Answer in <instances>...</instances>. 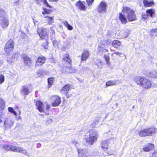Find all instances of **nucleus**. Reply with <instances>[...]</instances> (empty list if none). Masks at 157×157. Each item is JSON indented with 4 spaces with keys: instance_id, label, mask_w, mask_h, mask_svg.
<instances>
[{
    "instance_id": "1",
    "label": "nucleus",
    "mask_w": 157,
    "mask_h": 157,
    "mask_svg": "<svg viewBox=\"0 0 157 157\" xmlns=\"http://www.w3.org/2000/svg\"><path fill=\"white\" fill-rule=\"evenodd\" d=\"M85 135L83 140L92 145L97 140L98 136V132L95 130H91L87 133Z\"/></svg>"
},
{
    "instance_id": "2",
    "label": "nucleus",
    "mask_w": 157,
    "mask_h": 157,
    "mask_svg": "<svg viewBox=\"0 0 157 157\" xmlns=\"http://www.w3.org/2000/svg\"><path fill=\"white\" fill-rule=\"evenodd\" d=\"M134 80L140 86L145 89H149L151 86L150 81L144 77H136Z\"/></svg>"
},
{
    "instance_id": "3",
    "label": "nucleus",
    "mask_w": 157,
    "mask_h": 157,
    "mask_svg": "<svg viewBox=\"0 0 157 157\" xmlns=\"http://www.w3.org/2000/svg\"><path fill=\"white\" fill-rule=\"evenodd\" d=\"M157 132V128L154 127H148L139 131V135L140 137L151 136Z\"/></svg>"
},
{
    "instance_id": "4",
    "label": "nucleus",
    "mask_w": 157,
    "mask_h": 157,
    "mask_svg": "<svg viewBox=\"0 0 157 157\" xmlns=\"http://www.w3.org/2000/svg\"><path fill=\"white\" fill-rule=\"evenodd\" d=\"M123 11L125 13L127 18L129 21H131L136 20V16L133 10L128 7H124L123 8Z\"/></svg>"
},
{
    "instance_id": "5",
    "label": "nucleus",
    "mask_w": 157,
    "mask_h": 157,
    "mask_svg": "<svg viewBox=\"0 0 157 157\" xmlns=\"http://www.w3.org/2000/svg\"><path fill=\"white\" fill-rule=\"evenodd\" d=\"M107 5L104 1L101 2L97 9V11L101 14H103L106 11Z\"/></svg>"
},
{
    "instance_id": "6",
    "label": "nucleus",
    "mask_w": 157,
    "mask_h": 157,
    "mask_svg": "<svg viewBox=\"0 0 157 157\" xmlns=\"http://www.w3.org/2000/svg\"><path fill=\"white\" fill-rule=\"evenodd\" d=\"M14 44L12 40H9L6 44L4 50L7 54H9L10 52L13 50Z\"/></svg>"
},
{
    "instance_id": "7",
    "label": "nucleus",
    "mask_w": 157,
    "mask_h": 157,
    "mask_svg": "<svg viewBox=\"0 0 157 157\" xmlns=\"http://www.w3.org/2000/svg\"><path fill=\"white\" fill-rule=\"evenodd\" d=\"M4 121V127L6 128H11L14 123V121L10 118H5Z\"/></svg>"
},
{
    "instance_id": "8",
    "label": "nucleus",
    "mask_w": 157,
    "mask_h": 157,
    "mask_svg": "<svg viewBox=\"0 0 157 157\" xmlns=\"http://www.w3.org/2000/svg\"><path fill=\"white\" fill-rule=\"evenodd\" d=\"M12 151L15 152H20L27 156H29V153L27 152L26 150H25L23 148L20 147L13 146Z\"/></svg>"
},
{
    "instance_id": "9",
    "label": "nucleus",
    "mask_w": 157,
    "mask_h": 157,
    "mask_svg": "<svg viewBox=\"0 0 157 157\" xmlns=\"http://www.w3.org/2000/svg\"><path fill=\"white\" fill-rule=\"evenodd\" d=\"M9 24L8 21L5 17H0V25L4 28H7Z\"/></svg>"
},
{
    "instance_id": "10",
    "label": "nucleus",
    "mask_w": 157,
    "mask_h": 157,
    "mask_svg": "<svg viewBox=\"0 0 157 157\" xmlns=\"http://www.w3.org/2000/svg\"><path fill=\"white\" fill-rule=\"evenodd\" d=\"M52 106H56L59 105L61 103L60 98L57 96H55L52 98Z\"/></svg>"
},
{
    "instance_id": "11",
    "label": "nucleus",
    "mask_w": 157,
    "mask_h": 157,
    "mask_svg": "<svg viewBox=\"0 0 157 157\" xmlns=\"http://www.w3.org/2000/svg\"><path fill=\"white\" fill-rule=\"evenodd\" d=\"M65 58L63 59V61L64 62V63L66 64V66L67 67L66 68L67 69H70L71 65V61L69 58L68 55L66 54L65 56Z\"/></svg>"
},
{
    "instance_id": "12",
    "label": "nucleus",
    "mask_w": 157,
    "mask_h": 157,
    "mask_svg": "<svg viewBox=\"0 0 157 157\" xmlns=\"http://www.w3.org/2000/svg\"><path fill=\"white\" fill-rule=\"evenodd\" d=\"M126 17H127L125 13L123 12V10L121 13H119V19L122 24H125L127 22V18H126Z\"/></svg>"
},
{
    "instance_id": "13",
    "label": "nucleus",
    "mask_w": 157,
    "mask_h": 157,
    "mask_svg": "<svg viewBox=\"0 0 157 157\" xmlns=\"http://www.w3.org/2000/svg\"><path fill=\"white\" fill-rule=\"evenodd\" d=\"M46 60L45 58L43 56L39 57L37 60L36 61V63L35 64L36 67L37 66H41V65L44 64Z\"/></svg>"
},
{
    "instance_id": "14",
    "label": "nucleus",
    "mask_w": 157,
    "mask_h": 157,
    "mask_svg": "<svg viewBox=\"0 0 157 157\" xmlns=\"http://www.w3.org/2000/svg\"><path fill=\"white\" fill-rule=\"evenodd\" d=\"M154 147V145L153 144L148 143L144 145L143 147V150L145 152H149L152 150Z\"/></svg>"
},
{
    "instance_id": "15",
    "label": "nucleus",
    "mask_w": 157,
    "mask_h": 157,
    "mask_svg": "<svg viewBox=\"0 0 157 157\" xmlns=\"http://www.w3.org/2000/svg\"><path fill=\"white\" fill-rule=\"evenodd\" d=\"M37 33L39 34V36L42 39H44L46 35L47 32L45 29L41 28L40 29H39L37 30Z\"/></svg>"
},
{
    "instance_id": "16",
    "label": "nucleus",
    "mask_w": 157,
    "mask_h": 157,
    "mask_svg": "<svg viewBox=\"0 0 157 157\" xmlns=\"http://www.w3.org/2000/svg\"><path fill=\"white\" fill-rule=\"evenodd\" d=\"M77 149L79 157H87V152L86 150L81 148L78 149L77 147Z\"/></svg>"
},
{
    "instance_id": "17",
    "label": "nucleus",
    "mask_w": 157,
    "mask_h": 157,
    "mask_svg": "<svg viewBox=\"0 0 157 157\" xmlns=\"http://www.w3.org/2000/svg\"><path fill=\"white\" fill-rule=\"evenodd\" d=\"M19 54L18 53H14L11 57H7V61L9 63H12L19 56Z\"/></svg>"
},
{
    "instance_id": "18",
    "label": "nucleus",
    "mask_w": 157,
    "mask_h": 157,
    "mask_svg": "<svg viewBox=\"0 0 157 157\" xmlns=\"http://www.w3.org/2000/svg\"><path fill=\"white\" fill-rule=\"evenodd\" d=\"M36 105L39 111L40 112L44 111V106L42 103L40 101H37L36 102Z\"/></svg>"
},
{
    "instance_id": "19",
    "label": "nucleus",
    "mask_w": 157,
    "mask_h": 157,
    "mask_svg": "<svg viewBox=\"0 0 157 157\" xmlns=\"http://www.w3.org/2000/svg\"><path fill=\"white\" fill-rule=\"evenodd\" d=\"M89 56V53L87 50H84L83 52L81 57L82 61H86Z\"/></svg>"
},
{
    "instance_id": "20",
    "label": "nucleus",
    "mask_w": 157,
    "mask_h": 157,
    "mask_svg": "<svg viewBox=\"0 0 157 157\" xmlns=\"http://www.w3.org/2000/svg\"><path fill=\"white\" fill-rule=\"evenodd\" d=\"M154 14V13L152 10H147L146 11V14H142V17L144 19H146L147 18L148 16H150L152 17L153 15Z\"/></svg>"
},
{
    "instance_id": "21",
    "label": "nucleus",
    "mask_w": 157,
    "mask_h": 157,
    "mask_svg": "<svg viewBox=\"0 0 157 157\" xmlns=\"http://www.w3.org/2000/svg\"><path fill=\"white\" fill-rule=\"evenodd\" d=\"M143 3L146 7L151 6L154 4V2L152 0H144Z\"/></svg>"
},
{
    "instance_id": "22",
    "label": "nucleus",
    "mask_w": 157,
    "mask_h": 157,
    "mask_svg": "<svg viewBox=\"0 0 157 157\" xmlns=\"http://www.w3.org/2000/svg\"><path fill=\"white\" fill-rule=\"evenodd\" d=\"M108 145L109 140H106L102 141L101 142V145L100 146L102 149H107Z\"/></svg>"
},
{
    "instance_id": "23",
    "label": "nucleus",
    "mask_w": 157,
    "mask_h": 157,
    "mask_svg": "<svg viewBox=\"0 0 157 157\" xmlns=\"http://www.w3.org/2000/svg\"><path fill=\"white\" fill-rule=\"evenodd\" d=\"M70 88V86L68 85H66L61 90V92L62 94L66 95L68 92Z\"/></svg>"
},
{
    "instance_id": "24",
    "label": "nucleus",
    "mask_w": 157,
    "mask_h": 157,
    "mask_svg": "<svg viewBox=\"0 0 157 157\" xmlns=\"http://www.w3.org/2000/svg\"><path fill=\"white\" fill-rule=\"evenodd\" d=\"M21 92L22 94L25 95L28 94L29 92L28 87L26 86H22Z\"/></svg>"
},
{
    "instance_id": "25",
    "label": "nucleus",
    "mask_w": 157,
    "mask_h": 157,
    "mask_svg": "<svg viewBox=\"0 0 157 157\" xmlns=\"http://www.w3.org/2000/svg\"><path fill=\"white\" fill-rule=\"evenodd\" d=\"M76 5L77 8L81 10H84L86 9V7L84 4L80 1L77 2Z\"/></svg>"
},
{
    "instance_id": "26",
    "label": "nucleus",
    "mask_w": 157,
    "mask_h": 157,
    "mask_svg": "<svg viewBox=\"0 0 157 157\" xmlns=\"http://www.w3.org/2000/svg\"><path fill=\"white\" fill-rule=\"evenodd\" d=\"M23 59L24 61L25 64L27 66L30 65L31 63V61L30 59L26 55H25L23 57Z\"/></svg>"
},
{
    "instance_id": "27",
    "label": "nucleus",
    "mask_w": 157,
    "mask_h": 157,
    "mask_svg": "<svg viewBox=\"0 0 157 157\" xmlns=\"http://www.w3.org/2000/svg\"><path fill=\"white\" fill-rule=\"evenodd\" d=\"M147 75L148 76L153 78L157 77V70H153L148 73Z\"/></svg>"
},
{
    "instance_id": "28",
    "label": "nucleus",
    "mask_w": 157,
    "mask_h": 157,
    "mask_svg": "<svg viewBox=\"0 0 157 157\" xmlns=\"http://www.w3.org/2000/svg\"><path fill=\"white\" fill-rule=\"evenodd\" d=\"M62 23L64 25V26L69 30H72L73 27L72 26L70 25L67 21H62Z\"/></svg>"
},
{
    "instance_id": "29",
    "label": "nucleus",
    "mask_w": 157,
    "mask_h": 157,
    "mask_svg": "<svg viewBox=\"0 0 157 157\" xmlns=\"http://www.w3.org/2000/svg\"><path fill=\"white\" fill-rule=\"evenodd\" d=\"M44 17L46 18V20L48 21V24L51 25L54 23V21L53 17L46 16Z\"/></svg>"
},
{
    "instance_id": "30",
    "label": "nucleus",
    "mask_w": 157,
    "mask_h": 157,
    "mask_svg": "<svg viewBox=\"0 0 157 157\" xmlns=\"http://www.w3.org/2000/svg\"><path fill=\"white\" fill-rule=\"evenodd\" d=\"M112 44L114 48H117L121 45V43L118 40H114L113 41Z\"/></svg>"
},
{
    "instance_id": "31",
    "label": "nucleus",
    "mask_w": 157,
    "mask_h": 157,
    "mask_svg": "<svg viewBox=\"0 0 157 157\" xmlns=\"http://www.w3.org/2000/svg\"><path fill=\"white\" fill-rule=\"evenodd\" d=\"M5 105V101L2 98H0V110L4 109Z\"/></svg>"
},
{
    "instance_id": "32",
    "label": "nucleus",
    "mask_w": 157,
    "mask_h": 157,
    "mask_svg": "<svg viewBox=\"0 0 157 157\" xmlns=\"http://www.w3.org/2000/svg\"><path fill=\"white\" fill-rule=\"evenodd\" d=\"M13 146L9 145H3V147L5 149L7 150H11L12 151L13 148Z\"/></svg>"
},
{
    "instance_id": "33",
    "label": "nucleus",
    "mask_w": 157,
    "mask_h": 157,
    "mask_svg": "<svg viewBox=\"0 0 157 157\" xmlns=\"http://www.w3.org/2000/svg\"><path fill=\"white\" fill-rule=\"evenodd\" d=\"M122 33H123L122 36L124 37H128V35L130 33L129 31L127 30L125 31H123L122 32Z\"/></svg>"
},
{
    "instance_id": "34",
    "label": "nucleus",
    "mask_w": 157,
    "mask_h": 157,
    "mask_svg": "<svg viewBox=\"0 0 157 157\" xmlns=\"http://www.w3.org/2000/svg\"><path fill=\"white\" fill-rule=\"evenodd\" d=\"M151 36H157V29H155L151 30L150 32Z\"/></svg>"
},
{
    "instance_id": "35",
    "label": "nucleus",
    "mask_w": 157,
    "mask_h": 157,
    "mask_svg": "<svg viewBox=\"0 0 157 157\" xmlns=\"http://www.w3.org/2000/svg\"><path fill=\"white\" fill-rule=\"evenodd\" d=\"M115 81H109L106 82V85L107 86H111L113 85H115Z\"/></svg>"
},
{
    "instance_id": "36",
    "label": "nucleus",
    "mask_w": 157,
    "mask_h": 157,
    "mask_svg": "<svg viewBox=\"0 0 157 157\" xmlns=\"http://www.w3.org/2000/svg\"><path fill=\"white\" fill-rule=\"evenodd\" d=\"M48 41L46 40V41L44 42L42 44V46L45 49H47L48 48Z\"/></svg>"
},
{
    "instance_id": "37",
    "label": "nucleus",
    "mask_w": 157,
    "mask_h": 157,
    "mask_svg": "<svg viewBox=\"0 0 157 157\" xmlns=\"http://www.w3.org/2000/svg\"><path fill=\"white\" fill-rule=\"evenodd\" d=\"M44 11L42 12V13L43 14H48L51 13V10L46 9H44Z\"/></svg>"
},
{
    "instance_id": "38",
    "label": "nucleus",
    "mask_w": 157,
    "mask_h": 157,
    "mask_svg": "<svg viewBox=\"0 0 157 157\" xmlns=\"http://www.w3.org/2000/svg\"><path fill=\"white\" fill-rule=\"evenodd\" d=\"M8 109L10 112L13 113L15 116H17L16 112L14 110L12 107H9L8 108Z\"/></svg>"
},
{
    "instance_id": "39",
    "label": "nucleus",
    "mask_w": 157,
    "mask_h": 157,
    "mask_svg": "<svg viewBox=\"0 0 157 157\" xmlns=\"http://www.w3.org/2000/svg\"><path fill=\"white\" fill-rule=\"evenodd\" d=\"M96 64L97 65L98 67L99 68L102 67L101 62L100 60H97L95 62Z\"/></svg>"
},
{
    "instance_id": "40",
    "label": "nucleus",
    "mask_w": 157,
    "mask_h": 157,
    "mask_svg": "<svg viewBox=\"0 0 157 157\" xmlns=\"http://www.w3.org/2000/svg\"><path fill=\"white\" fill-rule=\"evenodd\" d=\"M54 79L52 78H50L48 79V82L49 85H52Z\"/></svg>"
},
{
    "instance_id": "41",
    "label": "nucleus",
    "mask_w": 157,
    "mask_h": 157,
    "mask_svg": "<svg viewBox=\"0 0 157 157\" xmlns=\"http://www.w3.org/2000/svg\"><path fill=\"white\" fill-rule=\"evenodd\" d=\"M5 118V115L4 114H2L0 115V123H2L4 121Z\"/></svg>"
},
{
    "instance_id": "42",
    "label": "nucleus",
    "mask_w": 157,
    "mask_h": 157,
    "mask_svg": "<svg viewBox=\"0 0 157 157\" xmlns=\"http://www.w3.org/2000/svg\"><path fill=\"white\" fill-rule=\"evenodd\" d=\"M36 1H38V2H41L43 1V0H36ZM43 2L44 4L46 5L47 7H49L50 8H51V6L49 5L48 4V3H47L46 0H43Z\"/></svg>"
},
{
    "instance_id": "43",
    "label": "nucleus",
    "mask_w": 157,
    "mask_h": 157,
    "mask_svg": "<svg viewBox=\"0 0 157 157\" xmlns=\"http://www.w3.org/2000/svg\"><path fill=\"white\" fill-rule=\"evenodd\" d=\"M4 81V77L2 75H0V84L3 82Z\"/></svg>"
},
{
    "instance_id": "44",
    "label": "nucleus",
    "mask_w": 157,
    "mask_h": 157,
    "mask_svg": "<svg viewBox=\"0 0 157 157\" xmlns=\"http://www.w3.org/2000/svg\"><path fill=\"white\" fill-rule=\"evenodd\" d=\"M52 40L53 45L56 47L57 44V43L56 40L55 39L53 38H52Z\"/></svg>"
},
{
    "instance_id": "45",
    "label": "nucleus",
    "mask_w": 157,
    "mask_h": 157,
    "mask_svg": "<svg viewBox=\"0 0 157 157\" xmlns=\"http://www.w3.org/2000/svg\"><path fill=\"white\" fill-rule=\"evenodd\" d=\"M98 121L97 120L95 121H94L92 124L91 125V127L92 128H94L95 127V125H96V124H98Z\"/></svg>"
},
{
    "instance_id": "46",
    "label": "nucleus",
    "mask_w": 157,
    "mask_h": 157,
    "mask_svg": "<svg viewBox=\"0 0 157 157\" xmlns=\"http://www.w3.org/2000/svg\"><path fill=\"white\" fill-rule=\"evenodd\" d=\"M5 14L4 11L3 10L0 8V17H4L3 15Z\"/></svg>"
},
{
    "instance_id": "47",
    "label": "nucleus",
    "mask_w": 157,
    "mask_h": 157,
    "mask_svg": "<svg viewBox=\"0 0 157 157\" xmlns=\"http://www.w3.org/2000/svg\"><path fill=\"white\" fill-rule=\"evenodd\" d=\"M94 0H86V2L89 6L91 5L94 2Z\"/></svg>"
},
{
    "instance_id": "48",
    "label": "nucleus",
    "mask_w": 157,
    "mask_h": 157,
    "mask_svg": "<svg viewBox=\"0 0 157 157\" xmlns=\"http://www.w3.org/2000/svg\"><path fill=\"white\" fill-rule=\"evenodd\" d=\"M72 143L73 144L75 145L77 147H78L79 145V144L78 143V142L77 141L75 140L72 141Z\"/></svg>"
},
{
    "instance_id": "49",
    "label": "nucleus",
    "mask_w": 157,
    "mask_h": 157,
    "mask_svg": "<svg viewBox=\"0 0 157 157\" xmlns=\"http://www.w3.org/2000/svg\"><path fill=\"white\" fill-rule=\"evenodd\" d=\"M49 62L53 63H56V61L54 58H51L49 59Z\"/></svg>"
},
{
    "instance_id": "50",
    "label": "nucleus",
    "mask_w": 157,
    "mask_h": 157,
    "mask_svg": "<svg viewBox=\"0 0 157 157\" xmlns=\"http://www.w3.org/2000/svg\"><path fill=\"white\" fill-rule=\"evenodd\" d=\"M151 157H156L157 154V152L155 151L154 152L152 153Z\"/></svg>"
},
{
    "instance_id": "51",
    "label": "nucleus",
    "mask_w": 157,
    "mask_h": 157,
    "mask_svg": "<svg viewBox=\"0 0 157 157\" xmlns=\"http://www.w3.org/2000/svg\"><path fill=\"white\" fill-rule=\"evenodd\" d=\"M42 70H39L37 74L38 76H40L42 75Z\"/></svg>"
},
{
    "instance_id": "52",
    "label": "nucleus",
    "mask_w": 157,
    "mask_h": 157,
    "mask_svg": "<svg viewBox=\"0 0 157 157\" xmlns=\"http://www.w3.org/2000/svg\"><path fill=\"white\" fill-rule=\"evenodd\" d=\"M104 57L106 61L109 60V57L108 55H104Z\"/></svg>"
},
{
    "instance_id": "53",
    "label": "nucleus",
    "mask_w": 157,
    "mask_h": 157,
    "mask_svg": "<svg viewBox=\"0 0 157 157\" xmlns=\"http://www.w3.org/2000/svg\"><path fill=\"white\" fill-rule=\"evenodd\" d=\"M113 54H116L117 55L120 56L122 54V53L120 52H114Z\"/></svg>"
},
{
    "instance_id": "54",
    "label": "nucleus",
    "mask_w": 157,
    "mask_h": 157,
    "mask_svg": "<svg viewBox=\"0 0 157 157\" xmlns=\"http://www.w3.org/2000/svg\"><path fill=\"white\" fill-rule=\"evenodd\" d=\"M50 107L49 105H48L47 104H46V109L47 110H48L49 109Z\"/></svg>"
},
{
    "instance_id": "55",
    "label": "nucleus",
    "mask_w": 157,
    "mask_h": 157,
    "mask_svg": "<svg viewBox=\"0 0 157 157\" xmlns=\"http://www.w3.org/2000/svg\"><path fill=\"white\" fill-rule=\"evenodd\" d=\"M106 64L107 65H109L110 64V62L109 61V60H107V61H106Z\"/></svg>"
},
{
    "instance_id": "56",
    "label": "nucleus",
    "mask_w": 157,
    "mask_h": 157,
    "mask_svg": "<svg viewBox=\"0 0 157 157\" xmlns=\"http://www.w3.org/2000/svg\"><path fill=\"white\" fill-rule=\"evenodd\" d=\"M58 0H49L50 2H56Z\"/></svg>"
},
{
    "instance_id": "57",
    "label": "nucleus",
    "mask_w": 157,
    "mask_h": 157,
    "mask_svg": "<svg viewBox=\"0 0 157 157\" xmlns=\"http://www.w3.org/2000/svg\"><path fill=\"white\" fill-rule=\"evenodd\" d=\"M66 71L67 72H70V73H71V72L69 71Z\"/></svg>"
},
{
    "instance_id": "58",
    "label": "nucleus",
    "mask_w": 157,
    "mask_h": 157,
    "mask_svg": "<svg viewBox=\"0 0 157 157\" xmlns=\"http://www.w3.org/2000/svg\"><path fill=\"white\" fill-rule=\"evenodd\" d=\"M105 51H106L107 52H108V51L107 49H105Z\"/></svg>"
},
{
    "instance_id": "59",
    "label": "nucleus",
    "mask_w": 157,
    "mask_h": 157,
    "mask_svg": "<svg viewBox=\"0 0 157 157\" xmlns=\"http://www.w3.org/2000/svg\"><path fill=\"white\" fill-rule=\"evenodd\" d=\"M34 24H35V22L34 21Z\"/></svg>"
},
{
    "instance_id": "60",
    "label": "nucleus",
    "mask_w": 157,
    "mask_h": 157,
    "mask_svg": "<svg viewBox=\"0 0 157 157\" xmlns=\"http://www.w3.org/2000/svg\"><path fill=\"white\" fill-rule=\"evenodd\" d=\"M20 113H21V112L20 111H19V113H20Z\"/></svg>"
}]
</instances>
